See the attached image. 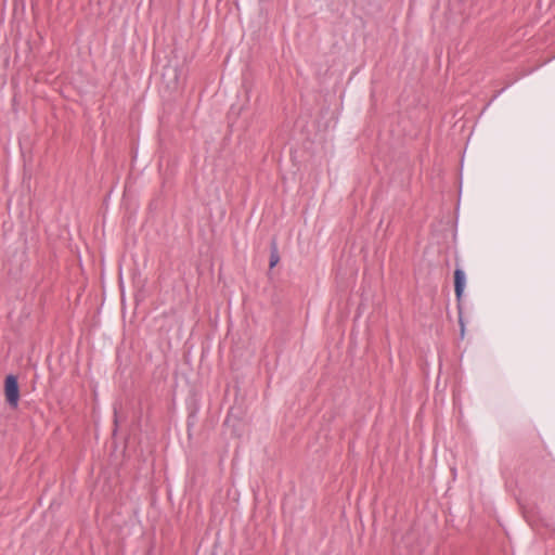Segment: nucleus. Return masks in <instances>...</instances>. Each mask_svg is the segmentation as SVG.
Wrapping results in <instances>:
<instances>
[{
	"mask_svg": "<svg viewBox=\"0 0 555 555\" xmlns=\"http://www.w3.org/2000/svg\"><path fill=\"white\" fill-rule=\"evenodd\" d=\"M4 396L10 408L15 409L20 401V385L17 376L9 374L4 379Z\"/></svg>",
	"mask_w": 555,
	"mask_h": 555,
	"instance_id": "f257e3e1",
	"label": "nucleus"
},
{
	"mask_svg": "<svg viewBox=\"0 0 555 555\" xmlns=\"http://www.w3.org/2000/svg\"><path fill=\"white\" fill-rule=\"evenodd\" d=\"M280 261V255L278 250V245L275 241H272L271 248H270V259H269V266L270 268H274Z\"/></svg>",
	"mask_w": 555,
	"mask_h": 555,
	"instance_id": "7ed1b4c3",
	"label": "nucleus"
},
{
	"mask_svg": "<svg viewBox=\"0 0 555 555\" xmlns=\"http://www.w3.org/2000/svg\"><path fill=\"white\" fill-rule=\"evenodd\" d=\"M465 285H466L465 272L463 269L456 268L454 270V293H455L457 307H459L460 311H461V300H462V297L464 294ZM459 322H460V326H461V335L463 336L465 327H464V323H463V319H462L461 314H460Z\"/></svg>",
	"mask_w": 555,
	"mask_h": 555,
	"instance_id": "f03ea898",
	"label": "nucleus"
}]
</instances>
